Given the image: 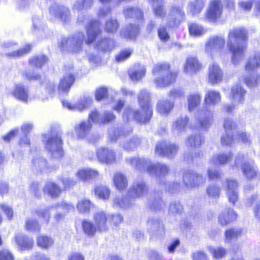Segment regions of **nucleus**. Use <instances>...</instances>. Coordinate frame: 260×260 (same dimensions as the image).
Segmentation results:
<instances>
[{"label":"nucleus","instance_id":"f257e3e1","mask_svg":"<svg viewBox=\"0 0 260 260\" xmlns=\"http://www.w3.org/2000/svg\"><path fill=\"white\" fill-rule=\"evenodd\" d=\"M248 33L242 27L234 28L228 34L227 47L232 54V62L238 64L244 58L247 49Z\"/></svg>","mask_w":260,"mask_h":260},{"label":"nucleus","instance_id":"f03ea898","mask_svg":"<svg viewBox=\"0 0 260 260\" xmlns=\"http://www.w3.org/2000/svg\"><path fill=\"white\" fill-rule=\"evenodd\" d=\"M220 93L213 89L207 90L204 96L205 106L199 110L195 115L196 127L203 131L207 129L211 125L213 112L209 108L214 107L221 101Z\"/></svg>","mask_w":260,"mask_h":260},{"label":"nucleus","instance_id":"7ed1b4c3","mask_svg":"<svg viewBox=\"0 0 260 260\" xmlns=\"http://www.w3.org/2000/svg\"><path fill=\"white\" fill-rule=\"evenodd\" d=\"M149 93L146 90H142L138 99L142 113L131 107H125L123 114V119H135L140 123L148 122L152 115V109L149 104Z\"/></svg>","mask_w":260,"mask_h":260},{"label":"nucleus","instance_id":"20e7f679","mask_svg":"<svg viewBox=\"0 0 260 260\" xmlns=\"http://www.w3.org/2000/svg\"><path fill=\"white\" fill-rule=\"evenodd\" d=\"M126 162L135 169L140 171H147L152 176L160 178L167 175L169 168L161 163L152 164L149 159L139 157H132L126 158Z\"/></svg>","mask_w":260,"mask_h":260},{"label":"nucleus","instance_id":"39448f33","mask_svg":"<svg viewBox=\"0 0 260 260\" xmlns=\"http://www.w3.org/2000/svg\"><path fill=\"white\" fill-rule=\"evenodd\" d=\"M148 191V188L142 180H136L129 187L127 196H117L113 199L114 207L128 209L133 205V200L143 196Z\"/></svg>","mask_w":260,"mask_h":260},{"label":"nucleus","instance_id":"423d86ee","mask_svg":"<svg viewBox=\"0 0 260 260\" xmlns=\"http://www.w3.org/2000/svg\"><path fill=\"white\" fill-rule=\"evenodd\" d=\"M152 72L154 76V83L157 87H167L176 80V74L171 72L169 65L167 63L154 65Z\"/></svg>","mask_w":260,"mask_h":260},{"label":"nucleus","instance_id":"0eeeda50","mask_svg":"<svg viewBox=\"0 0 260 260\" xmlns=\"http://www.w3.org/2000/svg\"><path fill=\"white\" fill-rule=\"evenodd\" d=\"M43 142L45 149L50 153L52 157L60 158L64 155L62 150L61 135L55 130L51 129L43 135Z\"/></svg>","mask_w":260,"mask_h":260},{"label":"nucleus","instance_id":"6e6552de","mask_svg":"<svg viewBox=\"0 0 260 260\" xmlns=\"http://www.w3.org/2000/svg\"><path fill=\"white\" fill-rule=\"evenodd\" d=\"M260 68V54H256L253 57H250L245 66V72L249 74L250 77L247 78L245 76L241 77L240 80H243L249 87H254L260 83V74L255 76H252L251 73Z\"/></svg>","mask_w":260,"mask_h":260},{"label":"nucleus","instance_id":"1a4fd4ad","mask_svg":"<svg viewBox=\"0 0 260 260\" xmlns=\"http://www.w3.org/2000/svg\"><path fill=\"white\" fill-rule=\"evenodd\" d=\"M84 39L83 32L76 34L71 38H63L59 44L62 51H69L77 53L81 49L82 45Z\"/></svg>","mask_w":260,"mask_h":260},{"label":"nucleus","instance_id":"9d476101","mask_svg":"<svg viewBox=\"0 0 260 260\" xmlns=\"http://www.w3.org/2000/svg\"><path fill=\"white\" fill-rule=\"evenodd\" d=\"M246 94V90L239 84L234 85L231 88L230 99L232 100V105L229 104L224 106V110L227 113L231 112L235 107L244 102Z\"/></svg>","mask_w":260,"mask_h":260},{"label":"nucleus","instance_id":"9b49d317","mask_svg":"<svg viewBox=\"0 0 260 260\" xmlns=\"http://www.w3.org/2000/svg\"><path fill=\"white\" fill-rule=\"evenodd\" d=\"M232 167H241L243 174L248 179H253L256 176L257 168L252 164L247 162L244 154H238L235 159Z\"/></svg>","mask_w":260,"mask_h":260},{"label":"nucleus","instance_id":"f8f14e48","mask_svg":"<svg viewBox=\"0 0 260 260\" xmlns=\"http://www.w3.org/2000/svg\"><path fill=\"white\" fill-rule=\"evenodd\" d=\"M184 12L182 7L173 4L171 5L168 17L167 18V24L170 27H174L179 25L184 19Z\"/></svg>","mask_w":260,"mask_h":260},{"label":"nucleus","instance_id":"ddd939ff","mask_svg":"<svg viewBox=\"0 0 260 260\" xmlns=\"http://www.w3.org/2000/svg\"><path fill=\"white\" fill-rule=\"evenodd\" d=\"M178 149V147L174 144L161 141L156 145L155 152L159 156L172 158L176 154Z\"/></svg>","mask_w":260,"mask_h":260},{"label":"nucleus","instance_id":"4468645a","mask_svg":"<svg viewBox=\"0 0 260 260\" xmlns=\"http://www.w3.org/2000/svg\"><path fill=\"white\" fill-rule=\"evenodd\" d=\"M49 13L54 19L63 23L69 22L71 19L70 11L64 6L54 4L50 7Z\"/></svg>","mask_w":260,"mask_h":260},{"label":"nucleus","instance_id":"2eb2a0df","mask_svg":"<svg viewBox=\"0 0 260 260\" xmlns=\"http://www.w3.org/2000/svg\"><path fill=\"white\" fill-rule=\"evenodd\" d=\"M223 11V6L221 0H211L209 2L206 17L210 22H215L219 19Z\"/></svg>","mask_w":260,"mask_h":260},{"label":"nucleus","instance_id":"dca6fc26","mask_svg":"<svg viewBox=\"0 0 260 260\" xmlns=\"http://www.w3.org/2000/svg\"><path fill=\"white\" fill-rule=\"evenodd\" d=\"M225 45V40L223 37L213 36L210 37L205 44V50L206 53L212 54L220 52Z\"/></svg>","mask_w":260,"mask_h":260},{"label":"nucleus","instance_id":"f3484780","mask_svg":"<svg viewBox=\"0 0 260 260\" xmlns=\"http://www.w3.org/2000/svg\"><path fill=\"white\" fill-rule=\"evenodd\" d=\"M28 87L21 83H16L13 89H8V94L14 97L15 99L27 103L29 100Z\"/></svg>","mask_w":260,"mask_h":260},{"label":"nucleus","instance_id":"a211bd4d","mask_svg":"<svg viewBox=\"0 0 260 260\" xmlns=\"http://www.w3.org/2000/svg\"><path fill=\"white\" fill-rule=\"evenodd\" d=\"M205 178L199 174L192 171L184 172L183 175V181L187 187H195L205 182Z\"/></svg>","mask_w":260,"mask_h":260},{"label":"nucleus","instance_id":"6ab92c4d","mask_svg":"<svg viewBox=\"0 0 260 260\" xmlns=\"http://www.w3.org/2000/svg\"><path fill=\"white\" fill-rule=\"evenodd\" d=\"M92 103L91 98L84 96L78 100L77 103L72 104L68 101H62V103L64 107L71 111H83L88 109Z\"/></svg>","mask_w":260,"mask_h":260},{"label":"nucleus","instance_id":"aec40b11","mask_svg":"<svg viewBox=\"0 0 260 260\" xmlns=\"http://www.w3.org/2000/svg\"><path fill=\"white\" fill-rule=\"evenodd\" d=\"M223 73L221 68L216 62L210 64L208 68V81L211 84H216L223 79Z\"/></svg>","mask_w":260,"mask_h":260},{"label":"nucleus","instance_id":"412c9836","mask_svg":"<svg viewBox=\"0 0 260 260\" xmlns=\"http://www.w3.org/2000/svg\"><path fill=\"white\" fill-rule=\"evenodd\" d=\"M96 156L99 161L106 164H112L116 161L114 151L108 148L101 147L96 150Z\"/></svg>","mask_w":260,"mask_h":260},{"label":"nucleus","instance_id":"4be33fe9","mask_svg":"<svg viewBox=\"0 0 260 260\" xmlns=\"http://www.w3.org/2000/svg\"><path fill=\"white\" fill-rule=\"evenodd\" d=\"M115 118V115L110 112L106 111L101 116L98 111L94 109L89 113L88 120L94 123H105L113 121Z\"/></svg>","mask_w":260,"mask_h":260},{"label":"nucleus","instance_id":"5701e85b","mask_svg":"<svg viewBox=\"0 0 260 260\" xmlns=\"http://www.w3.org/2000/svg\"><path fill=\"white\" fill-rule=\"evenodd\" d=\"M75 77L73 74L72 70L70 69L69 71L66 72L62 78L60 79L58 85V92L60 94L68 93L74 83Z\"/></svg>","mask_w":260,"mask_h":260},{"label":"nucleus","instance_id":"b1692460","mask_svg":"<svg viewBox=\"0 0 260 260\" xmlns=\"http://www.w3.org/2000/svg\"><path fill=\"white\" fill-rule=\"evenodd\" d=\"M87 38L85 42L87 44L92 43L96 38L101 34L100 22L99 20H93L89 22L86 28Z\"/></svg>","mask_w":260,"mask_h":260},{"label":"nucleus","instance_id":"393cba45","mask_svg":"<svg viewBox=\"0 0 260 260\" xmlns=\"http://www.w3.org/2000/svg\"><path fill=\"white\" fill-rule=\"evenodd\" d=\"M201 68L202 64L196 57H187L184 66V71L185 73L192 75L200 71Z\"/></svg>","mask_w":260,"mask_h":260},{"label":"nucleus","instance_id":"a878e982","mask_svg":"<svg viewBox=\"0 0 260 260\" xmlns=\"http://www.w3.org/2000/svg\"><path fill=\"white\" fill-rule=\"evenodd\" d=\"M110 215H107L106 213L103 211H98L93 215V218L97 229L100 232L106 231L108 229V218Z\"/></svg>","mask_w":260,"mask_h":260},{"label":"nucleus","instance_id":"bb28decb","mask_svg":"<svg viewBox=\"0 0 260 260\" xmlns=\"http://www.w3.org/2000/svg\"><path fill=\"white\" fill-rule=\"evenodd\" d=\"M226 191L229 202L235 204L238 199L237 182L234 180L228 179Z\"/></svg>","mask_w":260,"mask_h":260},{"label":"nucleus","instance_id":"cd10ccee","mask_svg":"<svg viewBox=\"0 0 260 260\" xmlns=\"http://www.w3.org/2000/svg\"><path fill=\"white\" fill-rule=\"evenodd\" d=\"M92 125L89 120H84L75 125L74 129L77 137L86 138L90 133Z\"/></svg>","mask_w":260,"mask_h":260},{"label":"nucleus","instance_id":"c85d7f7f","mask_svg":"<svg viewBox=\"0 0 260 260\" xmlns=\"http://www.w3.org/2000/svg\"><path fill=\"white\" fill-rule=\"evenodd\" d=\"M152 4V11L154 16L164 21L166 18L167 13L164 6V0H148Z\"/></svg>","mask_w":260,"mask_h":260},{"label":"nucleus","instance_id":"c756f323","mask_svg":"<svg viewBox=\"0 0 260 260\" xmlns=\"http://www.w3.org/2000/svg\"><path fill=\"white\" fill-rule=\"evenodd\" d=\"M233 158L231 152L222 153L213 155L211 158L209 164L215 167L227 164Z\"/></svg>","mask_w":260,"mask_h":260},{"label":"nucleus","instance_id":"7c9ffc66","mask_svg":"<svg viewBox=\"0 0 260 260\" xmlns=\"http://www.w3.org/2000/svg\"><path fill=\"white\" fill-rule=\"evenodd\" d=\"M15 242L17 244L18 248L21 251L29 250L34 245V241L32 238L22 234L16 236Z\"/></svg>","mask_w":260,"mask_h":260},{"label":"nucleus","instance_id":"2f4dec72","mask_svg":"<svg viewBox=\"0 0 260 260\" xmlns=\"http://www.w3.org/2000/svg\"><path fill=\"white\" fill-rule=\"evenodd\" d=\"M237 217V214L232 209H227L221 212L218 216V222L222 225H225L234 221Z\"/></svg>","mask_w":260,"mask_h":260},{"label":"nucleus","instance_id":"473e14b6","mask_svg":"<svg viewBox=\"0 0 260 260\" xmlns=\"http://www.w3.org/2000/svg\"><path fill=\"white\" fill-rule=\"evenodd\" d=\"M78 178L83 181L97 179L100 177V173L97 170L91 168L81 169L77 173Z\"/></svg>","mask_w":260,"mask_h":260},{"label":"nucleus","instance_id":"72a5a7b5","mask_svg":"<svg viewBox=\"0 0 260 260\" xmlns=\"http://www.w3.org/2000/svg\"><path fill=\"white\" fill-rule=\"evenodd\" d=\"M139 32V27L138 25L129 24L121 29L120 36L128 39H133L137 37Z\"/></svg>","mask_w":260,"mask_h":260},{"label":"nucleus","instance_id":"f704fd0d","mask_svg":"<svg viewBox=\"0 0 260 260\" xmlns=\"http://www.w3.org/2000/svg\"><path fill=\"white\" fill-rule=\"evenodd\" d=\"M113 182L116 188L119 190L125 189L128 185L126 176L120 172H116L113 177Z\"/></svg>","mask_w":260,"mask_h":260},{"label":"nucleus","instance_id":"c9c22d12","mask_svg":"<svg viewBox=\"0 0 260 260\" xmlns=\"http://www.w3.org/2000/svg\"><path fill=\"white\" fill-rule=\"evenodd\" d=\"M146 73V68L144 66L140 64H135L133 69H131L128 74L130 78L133 81H138L141 79Z\"/></svg>","mask_w":260,"mask_h":260},{"label":"nucleus","instance_id":"e433bc0d","mask_svg":"<svg viewBox=\"0 0 260 260\" xmlns=\"http://www.w3.org/2000/svg\"><path fill=\"white\" fill-rule=\"evenodd\" d=\"M132 131V127H128L126 129L125 127H123V129L112 128L109 131V138L112 141L121 140L125 138Z\"/></svg>","mask_w":260,"mask_h":260},{"label":"nucleus","instance_id":"4c0bfd02","mask_svg":"<svg viewBox=\"0 0 260 260\" xmlns=\"http://www.w3.org/2000/svg\"><path fill=\"white\" fill-rule=\"evenodd\" d=\"M188 118L180 117L177 119L172 125V131L175 135H179L185 131L186 126L188 122Z\"/></svg>","mask_w":260,"mask_h":260},{"label":"nucleus","instance_id":"58836bf2","mask_svg":"<svg viewBox=\"0 0 260 260\" xmlns=\"http://www.w3.org/2000/svg\"><path fill=\"white\" fill-rule=\"evenodd\" d=\"M174 103L167 99L159 100L157 104L156 109L161 114H168L174 107Z\"/></svg>","mask_w":260,"mask_h":260},{"label":"nucleus","instance_id":"ea45409f","mask_svg":"<svg viewBox=\"0 0 260 260\" xmlns=\"http://www.w3.org/2000/svg\"><path fill=\"white\" fill-rule=\"evenodd\" d=\"M123 14L126 18H133L142 20L143 18L142 11L136 7H127L123 10Z\"/></svg>","mask_w":260,"mask_h":260},{"label":"nucleus","instance_id":"a19ab883","mask_svg":"<svg viewBox=\"0 0 260 260\" xmlns=\"http://www.w3.org/2000/svg\"><path fill=\"white\" fill-rule=\"evenodd\" d=\"M54 242V239L50 236L41 235L37 238V244L43 249L51 248Z\"/></svg>","mask_w":260,"mask_h":260},{"label":"nucleus","instance_id":"79ce46f5","mask_svg":"<svg viewBox=\"0 0 260 260\" xmlns=\"http://www.w3.org/2000/svg\"><path fill=\"white\" fill-rule=\"evenodd\" d=\"M205 5L204 0H192L188 4V9L190 13L195 15L201 13Z\"/></svg>","mask_w":260,"mask_h":260},{"label":"nucleus","instance_id":"37998d69","mask_svg":"<svg viewBox=\"0 0 260 260\" xmlns=\"http://www.w3.org/2000/svg\"><path fill=\"white\" fill-rule=\"evenodd\" d=\"M246 204L248 206H251L255 204V207L253 209L254 214L255 218L260 220V200L258 199L257 194H253L250 198H248Z\"/></svg>","mask_w":260,"mask_h":260},{"label":"nucleus","instance_id":"c03bdc74","mask_svg":"<svg viewBox=\"0 0 260 260\" xmlns=\"http://www.w3.org/2000/svg\"><path fill=\"white\" fill-rule=\"evenodd\" d=\"M141 143V139L138 137L135 136L130 139H127L124 140L122 145L124 149L127 151H133Z\"/></svg>","mask_w":260,"mask_h":260},{"label":"nucleus","instance_id":"a18cd8bd","mask_svg":"<svg viewBox=\"0 0 260 260\" xmlns=\"http://www.w3.org/2000/svg\"><path fill=\"white\" fill-rule=\"evenodd\" d=\"M82 226L84 233L88 237H93L98 230L97 227L88 220H83L82 222Z\"/></svg>","mask_w":260,"mask_h":260},{"label":"nucleus","instance_id":"49530a36","mask_svg":"<svg viewBox=\"0 0 260 260\" xmlns=\"http://www.w3.org/2000/svg\"><path fill=\"white\" fill-rule=\"evenodd\" d=\"M93 205L88 199H83L79 200L77 204L76 208L80 213L87 214L89 213Z\"/></svg>","mask_w":260,"mask_h":260},{"label":"nucleus","instance_id":"de8ad7c7","mask_svg":"<svg viewBox=\"0 0 260 260\" xmlns=\"http://www.w3.org/2000/svg\"><path fill=\"white\" fill-rule=\"evenodd\" d=\"M201 96L198 93H194L187 96V104L189 111L195 110L200 104Z\"/></svg>","mask_w":260,"mask_h":260},{"label":"nucleus","instance_id":"09e8293b","mask_svg":"<svg viewBox=\"0 0 260 260\" xmlns=\"http://www.w3.org/2000/svg\"><path fill=\"white\" fill-rule=\"evenodd\" d=\"M44 191L49 194L52 198H56L61 192V189L56 184L53 182L47 183L44 188Z\"/></svg>","mask_w":260,"mask_h":260},{"label":"nucleus","instance_id":"8fccbe9b","mask_svg":"<svg viewBox=\"0 0 260 260\" xmlns=\"http://www.w3.org/2000/svg\"><path fill=\"white\" fill-rule=\"evenodd\" d=\"M114 46V40L106 38L102 40L101 42H98L96 44L97 48L103 51L111 50Z\"/></svg>","mask_w":260,"mask_h":260},{"label":"nucleus","instance_id":"3c124183","mask_svg":"<svg viewBox=\"0 0 260 260\" xmlns=\"http://www.w3.org/2000/svg\"><path fill=\"white\" fill-rule=\"evenodd\" d=\"M242 233V229L241 228H232L226 230L225 232V242L237 239L241 236Z\"/></svg>","mask_w":260,"mask_h":260},{"label":"nucleus","instance_id":"603ef678","mask_svg":"<svg viewBox=\"0 0 260 260\" xmlns=\"http://www.w3.org/2000/svg\"><path fill=\"white\" fill-rule=\"evenodd\" d=\"M147 228L151 232L160 231V233L164 232V226L162 223L155 218L149 219L147 222Z\"/></svg>","mask_w":260,"mask_h":260},{"label":"nucleus","instance_id":"864d4df0","mask_svg":"<svg viewBox=\"0 0 260 260\" xmlns=\"http://www.w3.org/2000/svg\"><path fill=\"white\" fill-rule=\"evenodd\" d=\"M95 196L103 200H108L110 195V190L106 186H99L94 189Z\"/></svg>","mask_w":260,"mask_h":260},{"label":"nucleus","instance_id":"5fc2aeb1","mask_svg":"<svg viewBox=\"0 0 260 260\" xmlns=\"http://www.w3.org/2000/svg\"><path fill=\"white\" fill-rule=\"evenodd\" d=\"M55 85L53 82H48L46 84L45 93H38V98L42 101L47 99L53 92Z\"/></svg>","mask_w":260,"mask_h":260},{"label":"nucleus","instance_id":"6e6d98bb","mask_svg":"<svg viewBox=\"0 0 260 260\" xmlns=\"http://www.w3.org/2000/svg\"><path fill=\"white\" fill-rule=\"evenodd\" d=\"M119 27V23L116 19H109L106 22L104 29L105 30L110 34H114L116 32Z\"/></svg>","mask_w":260,"mask_h":260},{"label":"nucleus","instance_id":"4d7b16f0","mask_svg":"<svg viewBox=\"0 0 260 260\" xmlns=\"http://www.w3.org/2000/svg\"><path fill=\"white\" fill-rule=\"evenodd\" d=\"M203 141V139L200 135H191L188 137L186 144L188 147H197L201 145Z\"/></svg>","mask_w":260,"mask_h":260},{"label":"nucleus","instance_id":"13d9d810","mask_svg":"<svg viewBox=\"0 0 260 260\" xmlns=\"http://www.w3.org/2000/svg\"><path fill=\"white\" fill-rule=\"evenodd\" d=\"M188 29L190 35L194 37L200 36L205 34L206 31L202 26L197 23L189 24Z\"/></svg>","mask_w":260,"mask_h":260},{"label":"nucleus","instance_id":"bf43d9fd","mask_svg":"<svg viewBox=\"0 0 260 260\" xmlns=\"http://www.w3.org/2000/svg\"><path fill=\"white\" fill-rule=\"evenodd\" d=\"M33 167L38 171L43 172L47 169V162L45 159L42 157L35 158L32 160Z\"/></svg>","mask_w":260,"mask_h":260},{"label":"nucleus","instance_id":"052dcab7","mask_svg":"<svg viewBox=\"0 0 260 260\" xmlns=\"http://www.w3.org/2000/svg\"><path fill=\"white\" fill-rule=\"evenodd\" d=\"M47 60V58L46 56L39 55L31 58L29 62L31 66L39 68L46 63Z\"/></svg>","mask_w":260,"mask_h":260},{"label":"nucleus","instance_id":"680f3d73","mask_svg":"<svg viewBox=\"0 0 260 260\" xmlns=\"http://www.w3.org/2000/svg\"><path fill=\"white\" fill-rule=\"evenodd\" d=\"M52 208H54V207H52V205L45 208L39 209L36 212L39 217L42 218L45 221L48 223L50 217V210Z\"/></svg>","mask_w":260,"mask_h":260},{"label":"nucleus","instance_id":"e2e57ef3","mask_svg":"<svg viewBox=\"0 0 260 260\" xmlns=\"http://www.w3.org/2000/svg\"><path fill=\"white\" fill-rule=\"evenodd\" d=\"M52 207H54L55 209H60L67 213L74 211L75 210L74 206L72 204L65 202L54 204Z\"/></svg>","mask_w":260,"mask_h":260},{"label":"nucleus","instance_id":"0e129e2a","mask_svg":"<svg viewBox=\"0 0 260 260\" xmlns=\"http://www.w3.org/2000/svg\"><path fill=\"white\" fill-rule=\"evenodd\" d=\"M25 228L27 231L36 232L40 230V226L36 220L32 218H28L25 220Z\"/></svg>","mask_w":260,"mask_h":260},{"label":"nucleus","instance_id":"69168bd1","mask_svg":"<svg viewBox=\"0 0 260 260\" xmlns=\"http://www.w3.org/2000/svg\"><path fill=\"white\" fill-rule=\"evenodd\" d=\"M93 3V0H82V2H77L73 6V9L77 11L82 10L84 8H90Z\"/></svg>","mask_w":260,"mask_h":260},{"label":"nucleus","instance_id":"338daca9","mask_svg":"<svg viewBox=\"0 0 260 260\" xmlns=\"http://www.w3.org/2000/svg\"><path fill=\"white\" fill-rule=\"evenodd\" d=\"M31 48V45H27L24 48L19 49L17 51H14L12 52L8 53L7 55L11 57H20L29 52Z\"/></svg>","mask_w":260,"mask_h":260},{"label":"nucleus","instance_id":"774afa93","mask_svg":"<svg viewBox=\"0 0 260 260\" xmlns=\"http://www.w3.org/2000/svg\"><path fill=\"white\" fill-rule=\"evenodd\" d=\"M206 191L208 196L216 198L219 196L220 188L215 184H211L207 187Z\"/></svg>","mask_w":260,"mask_h":260}]
</instances>
